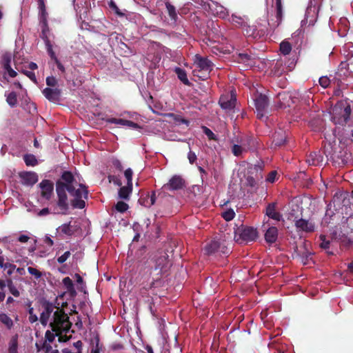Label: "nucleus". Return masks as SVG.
I'll return each instance as SVG.
<instances>
[{
	"mask_svg": "<svg viewBox=\"0 0 353 353\" xmlns=\"http://www.w3.org/2000/svg\"><path fill=\"white\" fill-rule=\"evenodd\" d=\"M6 97V102L11 107H15L17 104V95L15 92H10L8 94L5 95Z\"/></svg>",
	"mask_w": 353,
	"mask_h": 353,
	"instance_id": "nucleus-33",
	"label": "nucleus"
},
{
	"mask_svg": "<svg viewBox=\"0 0 353 353\" xmlns=\"http://www.w3.org/2000/svg\"><path fill=\"white\" fill-rule=\"evenodd\" d=\"M295 226L299 231L312 232L315 230L314 224L308 220L299 219L295 221Z\"/></svg>",
	"mask_w": 353,
	"mask_h": 353,
	"instance_id": "nucleus-16",
	"label": "nucleus"
},
{
	"mask_svg": "<svg viewBox=\"0 0 353 353\" xmlns=\"http://www.w3.org/2000/svg\"><path fill=\"white\" fill-rule=\"evenodd\" d=\"M351 114V108L350 105H345L343 103L336 104L333 108V119H336V115H339L336 123L341 125H345L347 123Z\"/></svg>",
	"mask_w": 353,
	"mask_h": 353,
	"instance_id": "nucleus-8",
	"label": "nucleus"
},
{
	"mask_svg": "<svg viewBox=\"0 0 353 353\" xmlns=\"http://www.w3.org/2000/svg\"><path fill=\"white\" fill-rule=\"evenodd\" d=\"M62 283L64 287L65 288L67 292H68L71 298H74L77 296V293L76 292L72 279L68 276L65 277L63 279Z\"/></svg>",
	"mask_w": 353,
	"mask_h": 353,
	"instance_id": "nucleus-25",
	"label": "nucleus"
},
{
	"mask_svg": "<svg viewBox=\"0 0 353 353\" xmlns=\"http://www.w3.org/2000/svg\"><path fill=\"white\" fill-rule=\"evenodd\" d=\"M79 188L76 189L75 187H72L70 190H67L70 195L73 197L71 200V205L73 208L83 209L85 206L84 199L88 198V190L86 185L79 183Z\"/></svg>",
	"mask_w": 353,
	"mask_h": 353,
	"instance_id": "nucleus-7",
	"label": "nucleus"
},
{
	"mask_svg": "<svg viewBox=\"0 0 353 353\" xmlns=\"http://www.w3.org/2000/svg\"><path fill=\"white\" fill-rule=\"evenodd\" d=\"M192 72H193V75L194 77H198L199 79H201L202 81L208 79L210 77V73L208 72H205L204 70H197V69H194Z\"/></svg>",
	"mask_w": 353,
	"mask_h": 353,
	"instance_id": "nucleus-40",
	"label": "nucleus"
},
{
	"mask_svg": "<svg viewBox=\"0 0 353 353\" xmlns=\"http://www.w3.org/2000/svg\"><path fill=\"white\" fill-rule=\"evenodd\" d=\"M165 8L167 9L168 15L171 20H173L174 21H176L178 19L177 12L176 11L175 7L171 4V3L169 1H167L165 2Z\"/></svg>",
	"mask_w": 353,
	"mask_h": 353,
	"instance_id": "nucleus-31",
	"label": "nucleus"
},
{
	"mask_svg": "<svg viewBox=\"0 0 353 353\" xmlns=\"http://www.w3.org/2000/svg\"><path fill=\"white\" fill-rule=\"evenodd\" d=\"M277 172L276 170L271 171L266 178V181L269 183H274L276 180Z\"/></svg>",
	"mask_w": 353,
	"mask_h": 353,
	"instance_id": "nucleus-51",
	"label": "nucleus"
},
{
	"mask_svg": "<svg viewBox=\"0 0 353 353\" xmlns=\"http://www.w3.org/2000/svg\"><path fill=\"white\" fill-rule=\"evenodd\" d=\"M245 151L246 149L245 143H241V145L234 144L232 148V152L236 157L240 156L243 152Z\"/></svg>",
	"mask_w": 353,
	"mask_h": 353,
	"instance_id": "nucleus-35",
	"label": "nucleus"
},
{
	"mask_svg": "<svg viewBox=\"0 0 353 353\" xmlns=\"http://www.w3.org/2000/svg\"><path fill=\"white\" fill-rule=\"evenodd\" d=\"M115 209L119 212H125L128 209V205L123 201H118L115 205Z\"/></svg>",
	"mask_w": 353,
	"mask_h": 353,
	"instance_id": "nucleus-46",
	"label": "nucleus"
},
{
	"mask_svg": "<svg viewBox=\"0 0 353 353\" xmlns=\"http://www.w3.org/2000/svg\"><path fill=\"white\" fill-rule=\"evenodd\" d=\"M22 183L32 186L38 181V175L34 172H21L19 174Z\"/></svg>",
	"mask_w": 353,
	"mask_h": 353,
	"instance_id": "nucleus-15",
	"label": "nucleus"
},
{
	"mask_svg": "<svg viewBox=\"0 0 353 353\" xmlns=\"http://www.w3.org/2000/svg\"><path fill=\"white\" fill-rule=\"evenodd\" d=\"M319 82L321 86L326 88L330 85L331 80L327 76H323L319 78Z\"/></svg>",
	"mask_w": 353,
	"mask_h": 353,
	"instance_id": "nucleus-47",
	"label": "nucleus"
},
{
	"mask_svg": "<svg viewBox=\"0 0 353 353\" xmlns=\"http://www.w3.org/2000/svg\"><path fill=\"white\" fill-rule=\"evenodd\" d=\"M278 239V229L276 227H270L265 233V240L269 244L274 243Z\"/></svg>",
	"mask_w": 353,
	"mask_h": 353,
	"instance_id": "nucleus-21",
	"label": "nucleus"
},
{
	"mask_svg": "<svg viewBox=\"0 0 353 353\" xmlns=\"http://www.w3.org/2000/svg\"><path fill=\"white\" fill-rule=\"evenodd\" d=\"M320 239L321 240V243L320 244V247L323 249H327L330 246V241L325 239V236L324 235H321Z\"/></svg>",
	"mask_w": 353,
	"mask_h": 353,
	"instance_id": "nucleus-61",
	"label": "nucleus"
},
{
	"mask_svg": "<svg viewBox=\"0 0 353 353\" xmlns=\"http://www.w3.org/2000/svg\"><path fill=\"white\" fill-rule=\"evenodd\" d=\"M132 174L133 172L131 168H128L124 172V176L127 179V183L132 184Z\"/></svg>",
	"mask_w": 353,
	"mask_h": 353,
	"instance_id": "nucleus-48",
	"label": "nucleus"
},
{
	"mask_svg": "<svg viewBox=\"0 0 353 353\" xmlns=\"http://www.w3.org/2000/svg\"><path fill=\"white\" fill-rule=\"evenodd\" d=\"M219 103L221 108L230 111L233 110L235 107L236 98L231 97L229 99L226 97H221L219 99Z\"/></svg>",
	"mask_w": 353,
	"mask_h": 353,
	"instance_id": "nucleus-22",
	"label": "nucleus"
},
{
	"mask_svg": "<svg viewBox=\"0 0 353 353\" xmlns=\"http://www.w3.org/2000/svg\"><path fill=\"white\" fill-rule=\"evenodd\" d=\"M132 191V184L127 183L126 186L121 187L119 190V198L128 201L130 199V195Z\"/></svg>",
	"mask_w": 353,
	"mask_h": 353,
	"instance_id": "nucleus-26",
	"label": "nucleus"
},
{
	"mask_svg": "<svg viewBox=\"0 0 353 353\" xmlns=\"http://www.w3.org/2000/svg\"><path fill=\"white\" fill-rule=\"evenodd\" d=\"M265 214L270 219L279 221L282 215L276 211V203H269L265 208Z\"/></svg>",
	"mask_w": 353,
	"mask_h": 353,
	"instance_id": "nucleus-20",
	"label": "nucleus"
},
{
	"mask_svg": "<svg viewBox=\"0 0 353 353\" xmlns=\"http://www.w3.org/2000/svg\"><path fill=\"white\" fill-rule=\"evenodd\" d=\"M48 54H49L50 59L52 60H53L54 61V63H56L57 65V68L62 72V73H65V67L63 66V65L61 63V61L58 59V58L57 57L56 54H55V52H54V50H52L49 52H48Z\"/></svg>",
	"mask_w": 353,
	"mask_h": 353,
	"instance_id": "nucleus-37",
	"label": "nucleus"
},
{
	"mask_svg": "<svg viewBox=\"0 0 353 353\" xmlns=\"http://www.w3.org/2000/svg\"><path fill=\"white\" fill-rule=\"evenodd\" d=\"M347 225L350 230L353 232V216H350L347 220Z\"/></svg>",
	"mask_w": 353,
	"mask_h": 353,
	"instance_id": "nucleus-64",
	"label": "nucleus"
},
{
	"mask_svg": "<svg viewBox=\"0 0 353 353\" xmlns=\"http://www.w3.org/2000/svg\"><path fill=\"white\" fill-rule=\"evenodd\" d=\"M39 187L41 189V196L49 200L53 193L54 184L48 179H43L40 183Z\"/></svg>",
	"mask_w": 353,
	"mask_h": 353,
	"instance_id": "nucleus-14",
	"label": "nucleus"
},
{
	"mask_svg": "<svg viewBox=\"0 0 353 353\" xmlns=\"http://www.w3.org/2000/svg\"><path fill=\"white\" fill-rule=\"evenodd\" d=\"M28 314H29L28 319L31 323H35L38 321L37 316L35 314H34L33 307H29Z\"/></svg>",
	"mask_w": 353,
	"mask_h": 353,
	"instance_id": "nucleus-50",
	"label": "nucleus"
},
{
	"mask_svg": "<svg viewBox=\"0 0 353 353\" xmlns=\"http://www.w3.org/2000/svg\"><path fill=\"white\" fill-rule=\"evenodd\" d=\"M77 183L73 174L70 171H63L59 180L56 182V192L58 197L57 202L59 210L54 211V214H67L69 210L67 190H70Z\"/></svg>",
	"mask_w": 353,
	"mask_h": 353,
	"instance_id": "nucleus-1",
	"label": "nucleus"
},
{
	"mask_svg": "<svg viewBox=\"0 0 353 353\" xmlns=\"http://www.w3.org/2000/svg\"><path fill=\"white\" fill-rule=\"evenodd\" d=\"M112 165L114 166V168L116 170H117L119 172H122L123 171V167L122 165L121 162L119 159H112Z\"/></svg>",
	"mask_w": 353,
	"mask_h": 353,
	"instance_id": "nucleus-55",
	"label": "nucleus"
},
{
	"mask_svg": "<svg viewBox=\"0 0 353 353\" xmlns=\"http://www.w3.org/2000/svg\"><path fill=\"white\" fill-rule=\"evenodd\" d=\"M235 212L233 210L230 209L222 213V217L227 221H230L234 219Z\"/></svg>",
	"mask_w": 353,
	"mask_h": 353,
	"instance_id": "nucleus-45",
	"label": "nucleus"
},
{
	"mask_svg": "<svg viewBox=\"0 0 353 353\" xmlns=\"http://www.w3.org/2000/svg\"><path fill=\"white\" fill-rule=\"evenodd\" d=\"M15 268V265L11 264L10 263H6L5 265L3 267L4 270H7V274L8 275H11L13 273Z\"/></svg>",
	"mask_w": 353,
	"mask_h": 353,
	"instance_id": "nucleus-57",
	"label": "nucleus"
},
{
	"mask_svg": "<svg viewBox=\"0 0 353 353\" xmlns=\"http://www.w3.org/2000/svg\"><path fill=\"white\" fill-rule=\"evenodd\" d=\"M175 72L177 74L178 78L185 84L189 85L190 81L187 77L186 72L184 70L180 68H176Z\"/></svg>",
	"mask_w": 353,
	"mask_h": 353,
	"instance_id": "nucleus-34",
	"label": "nucleus"
},
{
	"mask_svg": "<svg viewBox=\"0 0 353 353\" xmlns=\"http://www.w3.org/2000/svg\"><path fill=\"white\" fill-rule=\"evenodd\" d=\"M23 160L26 165L35 166L37 165L38 161L34 155L31 154H26L23 156Z\"/></svg>",
	"mask_w": 353,
	"mask_h": 353,
	"instance_id": "nucleus-36",
	"label": "nucleus"
},
{
	"mask_svg": "<svg viewBox=\"0 0 353 353\" xmlns=\"http://www.w3.org/2000/svg\"><path fill=\"white\" fill-rule=\"evenodd\" d=\"M279 49L283 55H288L292 50V45L290 42L284 40L280 43Z\"/></svg>",
	"mask_w": 353,
	"mask_h": 353,
	"instance_id": "nucleus-38",
	"label": "nucleus"
},
{
	"mask_svg": "<svg viewBox=\"0 0 353 353\" xmlns=\"http://www.w3.org/2000/svg\"><path fill=\"white\" fill-rule=\"evenodd\" d=\"M263 176L261 174L259 175L256 176V179H254L252 176H248L246 179V183L248 186H250L252 188H257L258 186V181L260 179H262Z\"/></svg>",
	"mask_w": 353,
	"mask_h": 353,
	"instance_id": "nucleus-39",
	"label": "nucleus"
},
{
	"mask_svg": "<svg viewBox=\"0 0 353 353\" xmlns=\"http://www.w3.org/2000/svg\"><path fill=\"white\" fill-rule=\"evenodd\" d=\"M168 117L169 118H170L172 121L174 123V124L176 125H180L181 124H184L186 126H188L189 124H190V121L185 119V118H183L181 115L179 114H174V113H170L168 114Z\"/></svg>",
	"mask_w": 353,
	"mask_h": 353,
	"instance_id": "nucleus-28",
	"label": "nucleus"
},
{
	"mask_svg": "<svg viewBox=\"0 0 353 353\" xmlns=\"http://www.w3.org/2000/svg\"><path fill=\"white\" fill-rule=\"evenodd\" d=\"M236 61L244 63L248 67H252L256 63L254 58L247 53H239L236 57Z\"/></svg>",
	"mask_w": 353,
	"mask_h": 353,
	"instance_id": "nucleus-23",
	"label": "nucleus"
},
{
	"mask_svg": "<svg viewBox=\"0 0 353 353\" xmlns=\"http://www.w3.org/2000/svg\"><path fill=\"white\" fill-rule=\"evenodd\" d=\"M105 121L109 123H114L117 125H121L123 126H126L128 128L139 129L140 126L138 123H134L130 120H126L123 119H117V118H108L105 119Z\"/></svg>",
	"mask_w": 353,
	"mask_h": 353,
	"instance_id": "nucleus-19",
	"label": "nucleus"
},
{
	"mask_svg": "<svg viewBox=\"0 0 353 353\" xmlns=\"http://www.w3.org/2000/svg\"><path fill=\"white\" fill-rule=\"evenodd\" d=\"M241 143H245L246 151L253 149L255 146V140L252 137H247L245 140H243Z\"/></svg>",
	"mask_w": 353,
	"mask_h": 353,
	"instance_id": "nucleus-44",
	"label": "nucleus"
},
{
	"mask_svg": "<svg viewBox=\"0 0 353 353\" xmlns=\"http://www.w3.org/2000/svg\"><path fill=\"white\" fill-rule=\"evenodd\" d=\"M50 327L52 332L47 330L45 334L46 341L49 343L53 342L56 336L61 335L63 332L66 333L70 330L71 323L63 310L57 307L54 312L53 321L50 322Z\"/></svg>",
	"mask_w": 353,
	"mask_h": 353,
	"instance_id": "nucleus-2",
	"label": "nucleus"
},
{
	"mask_svg": "<svg viewBox=\"0 0 353 353\" xmlns=\"http://www.w3.org/2000/svg\"><path fill=\"white\" fill-rule=\"evenodd\" d=\"M11 55L9 54H5L3 55L1 59V65L6 70L7 68H10L11 67Z\"/></svg>",
	"mask_w": 353,
	"mask_h": 353,
	"instance_id": "nucleus-43",
	"label": "nucleus"
},
{
	"mask_svg": "<svg viewBox=\"0 0 353 353\" xmlns=\"http://www.w3.org/2000/svg\"><path fill=\"white\" fill-rule=\"evenodd\" d=\"M283 19V7L281 0H276L275 19L268 21V28L258 29L254 26H244L243 32L248 37L259 39L265 36L268 31H274L281 23Z\"/></svg>",
	"mask_w": 353,
	"mask_h": 353,
	"instance_id": "nucleus-3",
	"label": "nucleus"
},
{
	"mask_svg": "<svg viewBox=\"0 0 353 353\" xmlns=\"http://www.w3.org/2000/svg\"><path fill=\"white\" fill-rule=\"evenodd\" d=\"M46 84L50 87H54L57 84V80L54 77H48L46 78Z\"/></svg>",
	"mask_w": 353,
	"mask_h": 353,
	"instance_id": "nucleus-60",
	"label": "nucleus"
},
{
	"mask_svg": "<svg viewBox=\"0 0 353 353\" xmlns=\"http://www.w3.org/2000/svg\"><path fill=\"white\" fill-rule=\"evenodd\" d=\"M324 161L323 152L321 151L311 152L306 159V162L310 165H322Z\"/></svg>",
	"mask_w": 353,
	"mask_h": 353,
	"instance_id": "nucleus-17",
	"label": "nucleus"
},
{
	"mask_svg": "<svg viewBox=\"0 0 353 353\" xmlns=\"http://www.w3.org/2000/svg\"><path fill=\"white\" fill-rule=\"evenodd\" d=\"M28 272L30 274L33 275L37 279L41 278L42 276V274L40 271H39L38 270H37L36 268H34L32 267H28Z\"/></svg>",
	"mask_w": 353,
	"mask_h": 353,
	"instance_id": "nucleus-49",
	"label": "nucleus"
},
{
	"mask_svg": "<svg viewBox=\"0 0 353 353\" xmlns=\"http://www.w3.org/2000/svg\"><path fill=\"white\" fill-rule=\"evenodd\" d=\"M50 28L48 27L47 19L44 18L41 24V32L40 34V37L43 40L48 52L53 50L52 44L50 39Z\"/></svg>",
	"mask_w": 353,
	"mask_h": 353,
	"instance_id": "nucleus-11",
	"label": "nucleus"
},
{
	"mask_svg": "<svg viewBox=\"0 0 353 353\" xmlns=\"http://www.w3.org/2000/svg\"><path fill=\"white\" fill-rule=\"evenodd\" d=\"M231 20L233 23L237 24L240 26H243L244 24L243 19L241 17H238L234 14L232 15Z\"/></svg>",
	"mask_w": 353,
	"mask_h": 353,
	"instance_id": "nucleus-56",
	"label": "nucleus"
},
{
	"mask_svg": "<svg viewBox=\"0 0 353 353\" xmlns=\"http://www.w3.org/2000/svg\"><path fill=\"white\" fill-rule=\"evenodd\" d=\"M39 303L41 306L42 307L43 311L40 314V322L43 325H47L50 316L52 312L54 311V309L57 307L54 305V304L52 302H50L49 301L46 300V299H41L39 300Z\"/></svg>",
	"mask_w": 353,
	"mask_h": 353,
	"instance_id": "nucleus-9",
	"label": "nucleus"
},
{
	"mask_svg": "<svg viewBox=\"0 0 353 353\" xmlns=\"http://www.w3.org/2000/svg\"><path fill=\"white\" fill-rule=\"evenodd\" d=\"M42 92L50 101L57 102L60 100L61 92L59 88H46Z\"/></svg>",
	"mask_w": 353,
	"mask_h": 353,
	"instance_id": "nucleus-18",
	"label": "nucleus"
},
{
	"mask_svg": "<svg viewBox=\"0 0 353 353\" xmlns=\"http://www.w3.org/2000/svg\"><path fill=\"white\" fill-rule=\"evenodd\" d=\"M268 106V98L263 94H259L255 99V107L257 111V117L262 119Z\"/></svg>",
	"mask_w": 353,
	"mask_h": 353,
	"instance_id": "nucleus-10",
	"label": "nucleus"
},
{
	"mask_svg": "<svg viewBox=\"0 0 353 353\" xmlns=\"http://www.w3.org/2000/svg\"><path fill=\"white\" fill-rule=\"evenodd\" d=\"M286 137L282 132H276L273 135V143L275 146H281L285 143Z\"/></svg>",
	"mask_w": 353,
	"mask_h": 353,
	"instance_id": "nucleus-29",
	"label": "nucleus"
},
{
	"mask_svg": "<svg viewBox=\"0 0 353 353\" xmlns=\"http://www.w3.org/2000/svg\"><path fill=\"white\" fill-rule=\"evenodd\" d=\"M258 231L256 228L241 224L234 230V241L239 244H246L255 241L258 238Z\"/></svg>",
	"mask_w": 353,
	"mask_h": 353,
	"instance_id": "nucleus-6",
	"label": "nucleus"
},
{
	"mask_svg": "<svg viewBox=\"0 0 353 353\" xmlns=\"http://www.w3.org/2000/svg\"><path fill=\"white\" fill-rule=\"evenodd\" d=\"M203 132L210 140H216V135L207 127H203Z\"/></svg>",
	"mask_w": 353,
	"mask_h": 353,
	"instance_id": "nucleus-59",
	"label": "nucleus"
},
{
	"mask_svg": "<svg viewBox=\"0 0 353 353\" xmlns=\"http://www.w3.org/2000/svg\"><path fill=\"white\" fill-rule=\"evenodd\" d=\"M147 196L148 197L150 202L148 204H145V207H151L156 202V193L154 191L152 192V194L150 195L149 193L147 194Z\"/></svg>",
	"mask_w": 353,
	"mask_h": 353,
	"instance_id": "nucleus-53",
	"label": "nucleus"
},
{
	"mask_svg": "<svg viewBox=\"0 0 353 353\" xmlns=\"http://www.w3.org/2000/svg\"><path fill=\"white\" fill-rule=\"evenodd\" d=\"M43 348L45 350L46 353H59L57 349H52V346L45 341L43 345Z\"/></svg>",
	"mask_w": 353,
	"mask_h": 353,
	"instance_id": "nucleus-54",
	"label": "nucleus"
},
{
	"mask_svg": "<svg viewBox=\"0 0 353 353\" xmlns=\"http://www.w3.org/2000/svg\"><path fill=\"white\" fill-rule=\"evenodd\" d=\"M18 350V336L16 334L10 339L9 341L8 353H17Z\"/></svg>",
	"mask_w": 353,
	"mask_h": 353,
	"instance_id": "nucleus-32",
	"label": "nucleus"
},
{
	"mask_svg": "<svg viewBox=\"0 0 353 353\" xmlns=\"http://www.w3.org/2000/svg\"><path fill=\"white\" fill-rule=\"evenodd\" d=\"M164 187L169 190H181L185 187V180L180 176L174 175Z\"/></svg>",
	"mask_w": 353,
	"mask_h": 353,
	"instance_id": "nucleus-13",
	"label": "nucleus"
},
{
	"mask_svg": "<svg viewBox=\"0 0 353 353\" xmlns=\"http://www.w3.org/2000/svg\"><path fill=\"white\" fill-rule=\"evenodd\" d=\"M22 72L26 75L34 83H37V78L35 74L32 71L23 70Z\"/></svg>",
	"mask_w": 353,
	"mask_h": 353,
	"instance_id": "nucleus-62",
	"label": "nucleus"
},
{
	"mask_svg": "<svg viewBox=\"0 0 353 353\" xmlns=\"http://www.w3.org/2000/svg\"><path fill=\"white\" fill-rule=\"evenodd\" d=\"M168 258L169 256L166 252H160L154 258V266L151 268L150 274H154L157 277L155 279L153 278L152 281L150 284V288H155L156 283L161 280L162 275L169 271L172 266V263Z\"/></svg>",
	"mask_w": 353,
	"mask_h": 353,
	"instance_id": "nucleus-4",
	"label": "nucleus"
},
{
	"mask_svg": "<svg viewBox=\"0 0 353 353\" xmlns=\"http://www.w3.org/2000/svg\"><path fill=\"white\" fill-rule=\"evenodd\" d=\"M0 322L5 325L8 330H11L14 326L12 319L6 313H0Z\"/></svg>",
	"mask_w": 353,
	"mask_h": 353,
	"instance_id": "nucleus-30",
	"label": "nucleus"
},
{
	"mask_svg": "<svg viewBox=\"0 0 353 353\" xmlns=\"http://www.w3.org/2000/svg\"><path fill=\"white\" fill-rule=\"evenodd\" d=\"M204 252L208 256L218 257L228 256L232 252V250L228 247L225 240L214 239L205 245Z\"/></svg>",
	"mask_w": 353,
	"mask_h": 353,
	"instance_id": "nucleus-5",
	"label": "nucleus"
},
{
	"mask_svg": "<svg viewBox=\"0 0 353 353\" xmlns=\"http://www.w3.org/2000/svg\"><path fill=\"white\" fill-rule=\"evenodd\" d=\"M349 66L350 64L347 61H342L338 68V72L336 73L337 76L340 78H347L351 77L350 72L349 70Z\"/></svg>",
	"mask_w": 353,
	"mask_h": 353,
	"instance_id": "nucleus-24",
	"label": "nucleus"
},
{
	"mask_svg": "<svg viewBox=\"0 0 353 353\" xmlns=\"http://www.w3.org/2000/svg\"><path fill=\"white\" fill-rule=\"evenodd\" d=\"M195 68L197 70H204L210 72L212 70V63L206 57H203L199 55L195 56L194 59Z\"/></svg>",
	"mask_w": 353,
	"mask_h": 353,
	"instance_id": "nucleus-12",
	"label": "nucleus"
},
{
	"mask_svg": "<svg viewBox=\"0 0 353 353\" xmlns=\"http://www.w3.org/2000/svg\"><path fill=\"white\" fill-rule=\"evenodd\" d=\"M264 167V163L261 161H257V163L254 164L252 168H251L252 170H254L255 172H260L259 174H261V171L263 170Z\"/></svg>",
	"mask_w": 353,
	"mask_h": 353,
	"instance_id": "nucleus-58",
	"label": "nucleus"
},
{
	"mask_svg": "<svg viewBox=\"0 0 353 353\" xmlns=\"http://www.w3.org/2000/svg\"><path fill=\"white\" fill-rule=\"evenodd\" d=\"M71 253L70 251L65 252L61 256L57 258V262L59 264H62L67 261V259L70 256Z\"/></svg>",
	"mask_w": 353,
	"mask_h": 353,
	"instance_id": "nucleus-52",
	"label": "nucleus"
},
{
	"mask_svg": "<svg viewBox=\"0 0 353 353\" xmlns=\"http://www.w3.org/2000/svg\"><path fill=\"white\" fill-rule=\"evenodd\" d=\"M7 286L9 289L10 292L15 297H19L20 296V292L14 285L11 279H8L7 281Z\"/></svg>",
	"mask_w": 353,
	"mask_h": 353,
	"instance_id": "nucleus-42",
	"label": "nucleus"
},
{
	"mask_svg": "<svg viewBox=\"0 0 353 353\" xmlns=\"http://www.w3.org/2000/svg\"><path fill=\"white\" fill-rule=\"evenodd\" d=\"M61 233L68 236H72L74 234V231L72 230L70 222L68 223L62 224L59 228Z\"/></svg>",
	"mask_w": 353,
	"mask_h": 353,
	"instance_id": "nucleus-41",
	"label": "nucleus"
},
{
	"mask_svg": "<svg viewBox=\"0 0 353 353\" xmlns=\"http://www.w3.org/2000/svg\"><path fill=\"white\" fill-rule=\"evenodd\" d=\"M277 99L280 108H285L287 106H290V101H291V98L288 92H279L277 94Z\"/></svg>",
	"mask_w": 353,
	"mask_h": 353,
	"instance_id": "nucleus-27",
	"label": "nucleus"
},
{
	"mask_svg": "<svg viewBox=\"0 0 353 353\" xmlns=\"http://www.w3.org/2000/svg\"><path fill=\"white\" fill-rule=\"evenodd\" d=\"M188 159L189 160L190 163L193 164L197 159V157L194 152L190 150L188 154Z\"/></svg>",
	"mask_w": 353,
	"mask_h": 353,
	"instance_id": "nucleus-63",
	"label": "nucleus"
}]
</instances>
